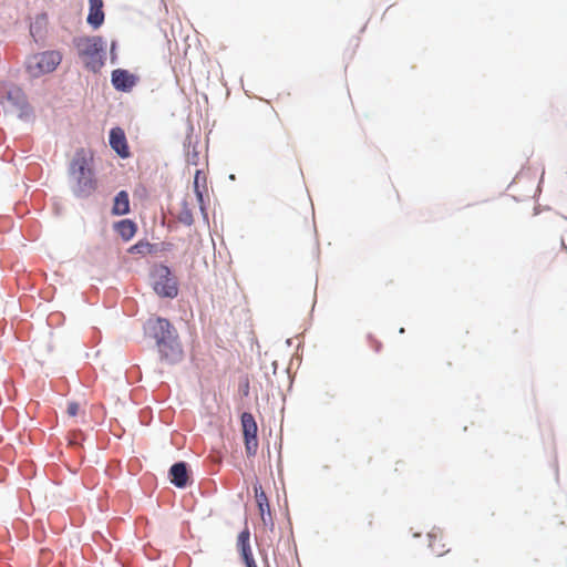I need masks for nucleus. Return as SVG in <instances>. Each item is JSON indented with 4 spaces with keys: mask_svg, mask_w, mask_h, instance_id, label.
<instances>
[{
    "mask_svg": "<svg viewBox=\"0 0 567 567\" xmlns=\"http://www.w3.org/2000/svg\"><path fill=\"white\" fill-rule=\"evenodd\" d=\"M73 193L79 197L91 195L96 188V181L90 167V159L84 151L76 152L69 168Z\"/></svg>",
    "mask_w": 567,
    "mask_h": 567,
    "instance_id": "1",
    "label": "nucleus"
},
{
    "mask_svg": "<svg viewBox=\"0 0 567 567\" xmlns=\"http://www.w3.org/2000/svg\"><path fill=\"white\" fill-rule=\"evenodd\" d=\"M74 45L80 58L89 69L95 71L103 64L102 53L104 52L105 43L101 37L93 35L75 38Z\"/></svg>",
    "mask_w": 567,
    "mask_h": 567,
    "instance_id": "2",
    "label": "nucleus"
},
{
    "mask_svg": "<svg viewBox=\"0 0 567 567\" xmlns=\"http://www.w3.org/2000/svg\"><path fill=\"white\" fill-rule=\"evenodd\" d=\"M152 279L153 288L158 296L167 298H174L177 296V281L167 266H155L152 271Z\"/></svg>",
    "mask_w": 567,
    "mask_h": 567,
    "instance_id": "3",
    "label": "nucleus"
},
{
    "mask_svg": "<svg viewBox=\"0 0 567 567\" xmlns=\"http://www.w3.org/2000/svg\"><path fill=\"white\" fill-rule=\"evenodd\" d=\"M0 102L6 110L17 112L19 117H23L29 113L24 93L18 86H0Z\"/></svg>",
    "mask_w": 567,
    "mask_h": 567,
    "instance_id": "4",
    "label": "nucleus"
},
{
    "mask_svg": "<svg viewBox=\"0 0 567 567\" xmlns=\"http://www.w3.org/2000/svg\"><path fill=\"white\" fill-rule=\"evenodd\" d=\"M62 56L58 51H45L33 55L28 62V70L33 76L50 73L61 63Z\"/></svg>",
    "mask_w": 567,
    "mask_h": 567,
    "instance_id": "5",
    "label": "nucleus"
},
{
    "mask_svg": "<svg viewBox=\"0 0 567 567\" xmlns=\"http://www.w3.org/2000/svg\"><path fill=\"white\" fill-rule=\"evenodd\" d=\"M240 421L246 454L248 457L255 456L258 450V426L256 420L251 413L244 412L241 414Z\"/></svg>",
    "mask_w": 567,
    "mask_h": 567,
    "instance_id": "6",
    "label": "nucleus"
},
{
    "mask_svg": "<svg viewBox=\"0 0 567 567\" xmlns=\"http://www.w3.org/2000/svg\"><path fill=\"white\" fill-rule=\"evenodd\" d=\"M147 324L150 333L156 340L157 346L177 334L175 328L167 319L156 318L155 320H150Z\"/></svg>",
    "mask_w": 567,
    "mask_h": 567,
    "instance_id": "7",
    "label": "nucleus"
},
{
    "mask_svg": "<svg viewBox=\"0 0 567 567\" xmlns=\"http://www.w3.org/2000/svg\"><path fill=\"white\" fill-rule=\"evenodd\" d=\"M158 351L163 360L168 363H175L182 360L183 349L178 341V336L175 334L168 338L166 341L161 342L158 346Z\"/></svg>",
    "mask_w": 567,
    "mask_h": 567,
    "instance_id": "8",
    "label": "nucleus"
},
{
    "mask_svg": "<svg viewBox=\"0 0 567 567\" xmlns=\"http://www.w3.org/2000/svg\"><path fill=\"white\" fill-rule=\"evenodd\" d=\"M249 538L250 532L248 527H245L237 537V549L246 567H258L252 556Z\"/></svg>",
    "mask_w": 567,
    "mask_h": 567,
    "instance_id": "9",
    "label": "nucleus"
},
{
    "mask_svg": "<svg viewBox=\"0 0 567 567\" xmlns=\"http://www.w3.org/2000/svg\"><path fill=\"white\" fill-rule=\"evenodd\" d=\"M255 497L259 509L260 518L265 525L272 523L270 505L261 485L254 484Z\"/></svg>",
    "mask_w": 567,
    "mask_h": 567,
    "instance_id": "10",
    "label": "nucleus"
},
{
    "mask_svg": "<svg viewBox=\"0 0 567 567\" xmlns=\"http://www.w3.org/2000/svg\"><path fill=\"white\" fill-rule=\"evenodd\" d=\"M136 83V78L126 70L116 69L112 72V84L118 91H130Z\"/></svg>",
    "mask_w": 567,
    "mask_h": 567,
    "instance_id": "11",
    "label": "nucleus"
},
{
    "mask_svg": "<svg viewBox=\"0 0 567 567\" xmlns=\"http://www.w3.org/2000/svg\"><path fill=\"white\" fill-rule=\"evenodd\" d=\"M111 147L123 158L128 157V146L126 143L125 133L120 127H114L110 132Z\"/></svg>",
    "mask_w": 567,
    "mask_h": 567,
    "instance_id": "12",
    "label": "nucleus"
},
{
    "mask_svg": "<svg viewBox=\"0 0 567 567\" xmlns=\"http://www.w3.org/2000/svg\"><path fill=\"white\" fill-rule=\"evenodd\" d=\"M86 21L94 29H97L103 24V0H89V14Z\"/></svg>",
    "mask_w": 567,
    "mask_h": 567,
    "instance_id": "13",
    "label": "nucleus"
},
{
    "mask_svg": "<svg viewBox=\"0 0 567 567\" xmlns=\"http://www.w3.org/2000/svg\"><path fill=\"white\" fill-rule=\"evenodd\" d=\"M169 477H171V482L176 487H179V488L185 487L187 485L188 478H189L186 463H184V462L175 463L169 470Z\"/></svg>",
    "mask_w": 567,
    "mask_h": 567,
    "instance_id": "14",
    "label": "nucleus"
},
{
    "mask_svg": "<svg viewBox=\"0 0 567 567\" xmlns=\"http://www.w3.org/2000/svg\"><path fill=\"white\" fill-rule=\"evenodd\" d=\"M112 212L115 215H125L130 212L128 194L125 190H121L115 196Z\"/></svg>",
    "mask_w": 567,
    "mask_h": 567,
    "instance_id": "15",
    "label": "nucleus"
},
{
    "mask_svg": "<svg viewBox=\"0 0 567 567\" xmlns=\"http://www.w3.org/2000/svg\"><path fill=\"white\" fill-rule=\"evenodd\" d=\"M116 230L124 240H130L135 235L136 227L132 220L124 219L116 224Z\"/></svg>",
    "mask_w": 567,
    "mask_h": 567,
    "instance_id": "16",
    "label": "nucleus"
},
{
    "mask_svg": "<svg viewBox=\"0 0 567 567\" xmlns=\"http://www.w3.org/2000/svg\"><path fill=\"white\" fill-rule=\"evenodd\" d=\"M429 537H430L429 546L435 555L442 556L449 551V549L445 548L446 545L443 543V537L441 534L431 533V534H429Z\"/></svg>",
    "mask_w": 567,
    "mask_h": 567,
    "instance_id": "17",
    "label": "nucleus"
},
{
    "mask_svg": "<svg viewBox=\"0 0 567 567\" xmlns=\"http://www.w3.org/2000/svg\"><path fill=\"white\" fill-rule=\"evenodd\" d=\"M200 176H202V172L200 171H196L195 177H194V188H195V192H196V195H197L198 199L202 202L203 200V195H202V192L199 190V179H200Z\"/></svg>",
    "mask_w": 567,
    "mask_h": 567,
    "instance_id": "18",
    "label": "nucleus"
},
{
    "mask_svg": "<svg viewBox=\"0 0 567 567\" xmlns=\"http://www.w3.org/2000/svg\"><path fill=\"white\" fill-rule=\"evenodd\" d=\"M80 411V405L76 402H70L68 404L66 413L70 416H76Z\"/></svg>",
    "mask_w": 567,
    "mask_h": 567,
    "instance_id": "19",
    "label": "nucleus"
},
{
    "mask_svg": "<svg viewBox=\"0 0 567 567\" xmlns=\"http://www.w3.org/2000/svg\"><path fill=\"white\" fill-rule=\"evenodd\" d=\"M371 343L373 344V348L375 351H380L381 349V343L379 341H377L375 339H373L372 337L369 338Z\"/></svg>",
    "mask_w": 567,
    "mask_h": 567,
    "instance_id": "20",
    "label": "nucleus"
},
{
    "mask_svg": "<svg viewBox=\"0 0 567 567\" xmlns=\"http://www.w3.org/2000/svg\"><path fill=\"white\" fill-rule=\"evenodd\" d=\"M559 249L567 255V246L564 239H560Z\"/></svg>",
    "mask_w": 567,
    "mask_h": 567,
    "instance_id": "21",
    "label": "nucleus"
},
{
    "mask_svg": "<svg viewBox=\"0 0 567 567\" xmlns=\"http://www.w3.org/2000/svg\"><path fill=\"white\" fill-rule=\"evenodd\" d=\"M302 218L305 221H308V219H309V208L307 205L305 206V213L302 215Z\"/></svg>",
    "mask_w": 567,
    "mask_h": 567,
    "instance_id": "22",
    "label": "nucleus"
},
{
    "mask_svg": "<svg viewBox=\"0 0 567 567\" xmlns=\"http://www.w3.org/2000/svg\"><path fill=\"white\" fill-rule=\"evenodd\" d=\"M185 223L190 224L192 223V216L188 214L187 217L184 219Z\"/></svg>",
    "mask_w": 567,
    "mask_h": 567,
    "instance_id": "23",
    "label": "nucleus"
},
{
    "mask_svg": "<svg viewBox=\"0 0 567 567\" xmlns=\"http://www.w3.org/2000/svg\"><path fill=\"white\" fill-rule=\"evenodd\" d=\"M132 249H133V250H135V249H136V250H138V251H140V245H135Z\"/></svg>",
    "mask_w": 567,
    "mask_h": 567,
    "instance_id": "24",
    "label": "nucleus"
}]
</instances>
